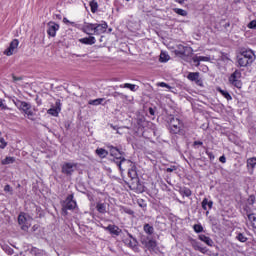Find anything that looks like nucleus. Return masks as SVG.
Returning <instances> with one entry per match:
<instances>
[{
	"label": "nucleus",
	"instance_id": "6e6552de",
	"mask_svg": "<svg viewBox=\"0 0 256 256\" xmlns=\"http://www.w3.org/2000/svg\"><path fill=\"white\" fill-rule=\"evenodd\" d=\"M76 170H77V163L65 162L62 165V173L64 175H67V177H71V175H73V173H75Z\"/></svg>",
	"mask_w": 256,
	"mask_h": 256
},
{
	"label": "nucleus",
	"instance_id": "4c0bfd02",
	"mask_svg": "<svg viewBox=\"0 0 256 256\" xmlns=\"http://www.w3.org/2000/svg\"><path fill=\"white\" fill-rule=\"evenodd\" d=\"M237 239H238V241H240V243H245V242L247 241L246 236L243 235L242 233H239V234L237 235Z\"/></svg>",
	"mask_w": 256,
	"mask_h": 256
},
{
	"label": "nucleus",
	"instance_id": "79ce46f5",
	"mask_svg": "<svg viewBox=\"0 0 256 256\" xmlns=\"http://www.w3.org/2000/svg\"><path fill=\"white\" fill-rule=\"evenodd\" d=\"M248 29H255L256 28V20H252L250 23L247 25Z\"/></svg>",
	"mask_w": 256,
	"mask_h": 256
},
{
	"label": "nucleus",
	"instance_id": "f3484780",
	"mask_svg": "<svg viewBox=\"0 0 256 256\" xmlns=\"http://www.w3.org/2000/svg\"><path fill=\"white\" fill-rule=\"evenodd\" d=\"M83 31L86 35H95V24L86 23L83 27Z\"/></svg>",
	"mask_w": 256,
	"mask_h": 256
},
{
	"label": "nucleus",
	"instance_id": "473e14b6",
	"mask_svg": "<svg viewBox=\"0 0 256 256\" xmlns=\"http://www.w3.org/2000/svg\"><path fill=\"white\" fill-rule=\"evenodd\" d=\"M2 249L7 253V255H13L15 253V250H13L9 245H3Z\"/></svg>",
	"mask_w": 256,
	"mask_h": 256
},
{
	"label": "nucleus",
	"instance_id": "412c9836",
	"mask_svg": "<svg viewBox=\"0 0 256 256\" xmlns=\"http://www.w3.org/2000/svg\"><path fill=\"white\" fill-rule=\"evenodd\" d=\"M200 241H203V243H206L209 247H213L214 242L213 239L209 238V236H206L204 234L199 235Z\"/></svg>",
	"mask_w": 256,
	"mask_h": 256
},
{
	"label": "nucleus",
	"instance_id": "bb28decb",
	"mask_svg": "<svg viewBox=\"0 0 256 256\" xmlns=\"http://www.w3.org/2000/svg\"><path fill=\"white\" fill-rule=\"evenodd\" d=\"M143 229L147 235H153V233H155V228L149 224H145Z\"/></svg>",
	"mask_w": 256,
	"mask_h": 256
},
{
	"label": "nucleus",
	"instance_id": "423d86ee",
	"mask_svg": "<svg viewBox=\"0 0 256 256\" xmlns=\"http://www.w3.org/2000/svg\"><path fill=\"white\" fill-rule=\"evenodd\" d=\"M241 76V71L235 70L229 77L230 85H233V87H236L237 89H241V87H243V82H241Z\"/></svg>",
	"mask_w": 256,
	"mask_h": 256
},
{
	"label": "nucleus",
	"instance_id": "b1692460",
	"mask_svg": "<svg viewBox=\"0 0 256 256\" xmlns=\"http://www.w3.org/2000/svg\"><path fill=\"white\" fill-rule=\"evenodd\" d=\"M96 155H98V157H101V159H105V157L109 155V152H107V150L103 148H98L96 149Z\"/></svg>",
	"mask_w": 256,
	"mask_h": 256
},
{
	"label": "nucleus",
	"instance_id": "7c9ffc66",
	"mask_svg": "<svg viewBox=\"0 0 256 256\" xmlns=\"http://www.w3.org/2000/svg\"><path fill=\"white\" fill-rule=\"evenodd\" d=\"M219 93H221V95H223V97H225V99H227V101H231V99H233L231 97V94H229V92H227V90H221V88L218 89Z\"/></svg>",
	"mask_w": 256,
	"mask_h": 256
},
{
	"label": "nucleus",
	"instance_id": "37998d69",
	"mask_svg": "<svg viewBox=\"0 0 256 256\" xmlns=\"http://www.w3.org/2000/svg\"><path fill=\"white\" fill-rule=\"evenodd\" d=\"M0 149H5L7 147V142H5L4 138H0Z\"/></svg>",
	"mask_w": 256,
	"mask_h": 256
},
{
	"label": "nucleus",
	"instance_id": "4d7b16f0",
	"mask_svg": "<svg viewBox=\"0 0 256 256\" xmlns=\"http://www.w3.org/2000/svg\"><path fill=\"white\" fill-rule=\"evenodd\" d=\"M175 1H176V3H180V5H182V3L185 2V0H175Z\"/></svg>",
	"mask_w": 256,
	"mask_h": 256
},
{
	"label": "nucleus",
	"instance_id": "e433bc0d",
	"mask_svg": "<svg viewBox=\"0 0 256 256\" xmlns=\"http://www.w3.org/2000/svg\"><path fill=\"white\" fill-rule=\"evenodd\" d=\"M193 229L195 233H203V226L201 224H195Z\"/></svg>",
	"mask_w": 256,
	"mask_h": 256
},
{
	"label": "nucleus",
	"instance_id": "a211bd4d",
	"mask_svg": "<svg viewBox=\"0 0 256 256\" xmlns=\"http://www.w3.org/2000/svg\"><path fill=\"white\" fill-rule=\"evenodd\" d=\"M96 41L94 36L79 39V43H82L83 45H95Z\"/></svg>",
	"mask_w": 256,
	"mask_h": 256
},
{
	"label": "nucleus",
	"instance_id": "13d9d810",
	"mask_svg": "<svg viewBox=\"0 0 256 256\" xmlns=\"http://www.w3.org/2000/svg\"><path fill=\"white\" fill-rule=\"evenodd\" d=\"M118 95H121V93H119V92L114 93V97H117Z\"/></svg>",
	"mask_w": 256,
	"mask_h": 256
},
{
	"label": "nucleus",
	"instance_id": "72a5a7b5",
	"mask_svg": "<svg viewBox=\"0 0 256 256\" xmlns=\"http://www.w3.org/2000/svg\"><path fill=\"white\" fill-rule=\"evenodd\" d=\"M174 13L177 15H180L181 17H187V12L181 8H174L173 9Z\"/></svg>",
	"mask_w": 256,
	"mask_h": 256
},
{
	"label": "nucleus",
	"instance_id": "393cba45",
	"mask_svg": "<svg viewBox=\"0 0 256 256\" xmlns=\"http://www.w3.org/2000/svg\"><path fill=\"white\" fill-rule=\"evenodd\" d=\"M15 163V157L7 156L1 161L2 165H13Z\"/></svg>",
	"mask_w": 256,
	"mask_h": 256
},
{
	"label": "nucleus",
	"instance_id": "9d476101",
	"mask_svg": "<svg viewBox=\"0 0 256 256\" xmlns=\"http://www.w3.org/2000/svg\"><path fill=\"white\" fill-rule=\"evenodd\" d=\"M18 47H19V40L18 39L12 40L9 47L4 51V55H6L7 57H11V55L16 53Z\"/></svg>",
	"mask_w": 256,
	"mask_h": 256
},
{
	"label": "nucleus",
	"instance_id": "bf43d9fd",
	"mask_svg": "<svg viewBox=\"0 0 256 256\" xmlns=\"http://www.w3.org/2000/svg\"><path fill=\"white\" fill-rule=\"evenodd\" d=\"M100 42H103V36L100 37Z\"/></svg>",
	"mask_w": 256,
	"mask_h": 256
},
{
	"label": "nucleus",
	"instance_id": "c03bdc74",
	"mask_svg": "<svg viewBox=\"0 0 256 256\" xmlns=\"http://www.w3.org/2000/svg\"><path fill=\"white\" fill-rule=\"evenodd\" d=\"M63 23H65L66 25H72L73 27H75V22H71L67 18H63Z\"/></svg>",
	"mask_w": 256,
	"mask_h": 256
},
{
	"label": "nucleus",
	"instance_id": "f03ea898",
	"mask_svg": "<svg viewBox=\"0 0 256 256\" xmlns=\"http://www.w3.org/2000/svg\"><path fill=\"white\" fill-rule=\"evenodd\" d=\"M110 155L111 157H114V163H116L120 171L124 170L123 165H131V160L125 159V157H123V153L114 146H110Z\"/></svg>",
	"mask_w": 256,
	"mask_h": 256
},
{
	"label": "nucleus",
	"instance_id": "c9c22d12",
	"mask_svg": "<svg viewBox=\"0 0 256 256\" xmlns=\"http://www.w3.org/2000/svg\"><path fill=\"white\" fill-rule=\"evenodd\" d=\"M146 247H148V249H155V247H157V241L149 240Z\"/></svg>",
	"mask_w": 256,
	"mask_h": 256
},
{
	"label": "nucleus",
	"instance_id": "f704fd0d",
	"mask_svg": "<svg viewBox=\"0 0 256 256\" xmlns=\"http://www.w3.org/2000/svg\"><path fill=\"white\" fill-rule=\"evenodd\" d=\"M255 165H256V158H249L247 160V167H251L252 169H255Z\"/></svg>",
	"mask_w": 256,
	"mask_h": 256
},
{
	"label": "nucleus",
	"instance_id": "cd10ccee",
	"mask_svg": "<svg viewBox=\"0 0 256 256\" xmlns=\"http://www.w3.org/2000/svg\"><path fill=\"white\" fill-rule=\"evenodd\" d=\"M187 79H189V81L196 82L199 79V72H190L187 76Z\"/></svg>",
	"mask_w": 256,
	"mask_h": 256
},
{
	"label": "nucleus",
	"instance_id": "39448f33",
	"mask_svg": "<svg viewBox=\"0 0 256 256\" xmlns=\"http://www.w3.org/2000/svg\"><path fill=\"white\" fill-rule=\"evenodd\" d=\"M16 107L25 113L28 118L33 117V110L31 109V103L18 100L15 102Z\"/></svg>",
	"mask_w": 256,
	"mask_h": 256
},
{
	"label": "nucleus",
	"instance_id": "5fc2aeb1",
	"mask_svg": "<svg viewBox=\"0 0 256 256\" xmlns=\"http://www.w3.org/2000/svg\"><path fill=\"white\" fill-rule=\"evenodd\" d=\"M150 115H155V110L153 108H149Z\"/></svg>",
	"mask_w": 256,
	"mask_h": 256
},
{
	"label": "nucleus",
	"instance_id": "20e7f679",
	"mask_svg": "<svg viewBox=\"0 0 256 256\" xmlns=\"http://www.w3.org/2000/svg\"><path fill=\"white\" fill-rule=\"evenodd\" d=\"M77 207V202L73 199V194L67 196L65 201L62 202V213L68 215L67 211H73Z\"/></svg>",
	"mask_w": 256,
	"mask_h": 256
},
{
	"label": "nucleus",
	"instance_id": "603ef678",
	"mask_svg": "<svg viewBox=\"0 0 256 256\" xmlns=\"http://www.w3.org/2000/svg\"><path fill=\"white\" fill-rule=\"evenodd\" d=\"M91 11L92 13H95V11H97V6H93V4H91Z\"/></svg>",
	"mask_w": 256,
	"mask_h": 256
},
{
	"label": "nucleus",
	"instance_id": "0eeeda50",
	"mask_svg": "<svg viewBox=\"0 0 256 256\" xmlns=\"http://www.w3.org/2000/svg\"><path fill=\"white\" fill-rule=\"evenodd\" d=\"M169 125H170V131L174 135H177V133H180L181 129H183V122H181L179 118L171 117Z\"/></svg>",
	"mask_w": 256,
	"mask_h": 256
},
{
	"label": "nucleus",
	"instance_id": "7ed1b4c3",
	"mask_svg": "<svg viewBox=\"0 0 256 256\" xmlns=\"http://www.w3.org/2000/svg\"><path fill=\"white\" fill-rule=\"evenodd\" d=\"M18 223L22 229V231H28L29 227L33 223V218L29 216L27 213H20L18 216Z\"/></svg>",
	"mask_w": 256,
	"mask_h": 256
},
{
	"label": "nucleus",
	"instance_id": "ea45409f",
	"mask_svg": "<svg viewBox=\"0 0 256 256\" xmlns=\"http://www.w3.org/2000/svg\"><path fill=\"white\" fill-rule=\"evenodd\" d=\"M182 193L185 195V197H191V190L189 188H184Z\"/></svg>",
	"mask_w": 256,
	"mask_h": 256
},
{
	"label": "nucleus",
	"instance_id": "052dcab7",
	"mask_svg": "<svg viewBox=\"0 0 256 256\" xmlns=\"http://www.w3.org/2000/svg\"><path fill=\"white\" fill-rule=\"evenodd\" d=\"M207 69H208L207 66H204V71H207Z\"/></svg>",
	"mask_w": 256,
	"mask_h": 256
},
{
	"label": "nucleus",
	"instance_id": "1a4fd4ad",
	"mask_svg": "<svg viewBox=\"0 0 256 256\" xmlns=\"http://www.w3.org/2000/svg\"><path fill=\"white\" fill-rule=\"evenodd\" d=\"M175 53L176 55H184V57H190V55L193 54V48L179 44L175 50Z\"/></svg>",
	"mask_w": 256,
	"mask_h": 256
},
{
	"label": "nucleus",
	"instance_id": "2eb2a0df",
	"mask_svg": "<svg viewBox=\"0 0 256 256\" xmlns=\"http://www.w3.org/2000/svg\"><path fill=\"white\" fill-rule=\"evenodd\" d=\"M192 61H193V63H195L196 67H199V65H201V62H209V61H211V57L195 55V56L192 57Z\"/></svg>",
	"mask_w": 256,
	"mask_h": 256
},
{
	"label": "nucleus",
	"instance_id": "dca6fc26",
	"mask_svg": "<svg viewBox=\"0 0 256 256\" xmlns=\"http://www.w3.org/2000/svg\"><path fill=\"white\" fill-rule=\"evenodd\" d=\"M202 209L206 211V215H209V211L213 209V201H209V199L204 198L202 201Z\"/></svg>",
	"mask_w": 256,
	"mask_h": 256
},
{
	"label": "nucleus",
	"instance_id": "c85d7f7f",
	"mask_svg": "<svg viewBox=\"0 0 256 256\" xmlns=\"http://www.w3.org/2000/svg\"><path fill=\"white\" fill-rule=\"evenodd\" d=\"M248 221H250L253 229H256V216L255 214H247Z\"/></svg>",
	"mask_w": 256,
	"mask_h": 256
},
{
	"label": "nucleus",
	"instance_id": "a19ab883",
	"mask_svg": "<svg viewBox=\"0 0 256 256\" xmlns=\"http://www.w3.org/2000/svg\"><path fill=\"white\" fill-rule=\"evenodd\" d=\"M158 87H165L166 89H172L171 86H169V84L165 83V82H159L157 84Z\"/></svg>",
	"mask_w": 256,
	"mask_h": 256
},
{
	"label": "nucleus",
	"instance_id": "a878e982",
	"mask_svg": "<svg viewBox=\"0 0 256 256\" xmlns=\"http://www.w3.org/2000/svg\"><path fill=\"white\" fill-rule=\"evenodd\" d=\"M96 209L98 213H107V204L106 203H98L96 205Z\"/></svg>",
	"mask_w": 256,
	"mask_h": 256
},
{
	"label": "nucleus",
	"instance_id": "c756f323",
	"mask_svg": "<svg viewBox=\"0 0 256 256\" xmlns=\"http://www.w3.org/2000/svg\"><path fill=\"white\" fill-rule=\"evenodd\" d=\"M169 59H171L169 54H167L165 52H161V54H160V62L161 63H167V61H169Z\"/></svg>",
	"mask_w": 256,
	"mask_h": 256
},
{
	"label": "nucleus",
	"instance_id": "ddd939ff",
	"mask_svg": "<svg viewBox=\"0 0 256 256\" xmlns=\"http://www.w3.org/2000/svg\"><path fill=\"white\" fill-rule=\"evenodd\" d=\"M57 31H59V24L55 22H49L47 29L49 37H55V35H57Z\"/></svg>",
	"mask_w": 256,
	"mask_h": 256
},
{
	"label": "nucleus",
	"instance_id": "4be33fe9",
	"mask_svg": "<svg viewBox=\"0 0 256 256\" xmlns=\"http://www.w3.org/2000/svg\"><path fill=\"white\" fill-rule=\"evenodd\" d=\"M127 167H131V170H129V175H133V177H135V175H137V171L135 170V165L133 164V162H131V164H123L122 165V171H125V169H127Z\"/></svg>",
	"mask_w": 256,
	"mask_h": 256
},
{
	"label": "nucleus",
	"instance_id": "8fccbe9b",
	"mask_svg": "<svg viewBox=\"0 0 256 256\" xmlns=\"http://www.w3.org/2000/svg\"><path fill=\"white\" fill-rule=\"evenodd\" d=\"M201 145H203L202 141H194V143H193V147H197V146H201Z\"/></svg>",
	"mask_w": 256,
	"mask_h": 256
},
{
	"label": "nucleus",
	"instance_id": "de8ad7c7",
	"mask_svg": "<svg viewBox=\"0 0 256 256\" xmlns=\"http://www.w3.org/2000/svg\"><path fill=\"white\" fill-rule=\"evenodd\" d=\"M248 203L249 205H253L255 203V197L250 196V198L248 199Z\"/></svg>",
	"mask_w": 256,
	"mask_h": 256
},
{
	"label": "nucleus",
	"instance_id": "5701e85b",
	"mask_svg": "<svg viewBox=\"0 0 256 256\" xmlns=\"http://www.w3.org/2000/svg\"><path fill=\"white\" fill-rule=\"evenodd\" d=\"M121 89H130V91H137L139 89V86L135 85V84H129V83H125V84H121L120 85Z\"/></svg>",
	"mask_w": 256,
	"mask_h": 256
},
{
	"label": "nucleus",
	"instance_id": "6ab92c4d",
	"mask_svg": "<svg viewBox=\"0 0 256 256\" xmlns=\"http://www.w3.org/2000/svg\"><path fill=\"white\" fill-rule=\"evenodd\" d=\"M192 247L195 251H199L200 253H207V247H203L199 242L192 241Z\"/></svg>",
	"mask_w": 256,
	"mask_h": 256
},
{
	"label": "nucleus",
	"instance_id": "f257e3e1",
	"mask_svg": "<svg viewBox=\"0 0 256 256\" xmlns=\"http://www.w3.org/2000/svg\"><path fill=\"white\" fill-rule=\"evenodd\" d=\"M256 56L253 50H243L237 56L238 67H249V65H253Z\"/></svg>",
	"mask_w": 256,
	"mask_h": 256
},
{
	"label": "nucleus",
	"instance_id": "49530a36",
	"mask_svg": "<svg viewBox=\"0 0 256 256\" xmlns=\"http://www.w3.org/2000/svg\"><path fill=\"white\" fill-rule=\"evenodd\" d=\"M195 83L198 85V87H204L203 80L201 78H198Z\"/></svg>",
	"mask_w": 256,
	"mask_h": 256
},
{
	"label": "nucleus",
	"instance_id": "680f3d73",
	"mask_svg": "<svg viewBox=\"0 0 256 256\" xmlns=\"http://www.w3.org/2000/svg\"><path fill=\"white\" fill-rule=\"evenodd\" d=\"M126 1H130V0H126Z\"/></svg>",
	"mask_w": 256,
	"mask_h": 256
},
{
	"label": "nucleus",
	"instance_id": "aec40b11",
	"mask_svg": "<svg viewBox=\"0 0 256 256\" xmlns=\"http://www.w3.org/2000/svg\"><path fill=\"white\" fill-rule=\"evenodd\" d=\"M106 231H109L112 235H116L119 236L121 234V229H119L117 226L115 225H108L105 228Z\"/></svg>",
	"mask_w": 256,
	"mask_h": 256
},
{
	"label": "nucleus",
	"instance_id": "3c124183",
	"mask_svg": "<svg viewBox=\"0 0 256 256\" xmlns=\"http://www.w3.org/2000/svg\"><path fill=\"white\" fill-rule=\"evenodd\" d=\"M219 161H220V163H227V158H225V156H221L219 158Z\"/></svg>",
	"mask_w": 256,
	"mask_h": 256
},
{
	"label": "nucleus",
	"instance_id": "a18cd8bd",
	"mask_svg": "<svg viewBox=\"0 0 256 256\" xmlns=\"http://www.w3.org/2000/svg\"><path fill=\"white\" fill-rule=\"evenodd\" d=\"M0 109H2V110L9 109V108L7 107V105H5L3 99H0Z\"/></svg>",
	"mask_w": 256,
	"mask_h": 256
},
{
	"label": "nucleus",
	"instance_id": "9b49d317",
	"mask_svg": "<svg viewBox=\"0 0 256 256\" xmlns=\"http://www.w3.org/2000/svg\"><path fill=\"white\" fill-rule=\"evenodd\" d=\"M61 100H56L54 107L47 110L48 115H52V117H59V113H61Z\"/></svg>",
	"mask_w": 256,
	"mask_h": 256
},
{
	"label": "nucleus",
	"instance_id": "4468645a",
	"mask_svg": "<svg viewBox=\"0 0 256 256\" xmlns=\"http://www.w3.org/2000/svg\"><path fill=\"white\" fill-rule=\"evenodd\" d=\"M129 238H125L123 240V243L127 245V247H130V249H137V239L133 238V235L128 233Z\"/></svg>",
	"mask_w": 256,
	"mask_h": 256
},
{
	"label": "nucleus",
	"instance_id": "58836bf2",
	"mask_svg": "<svg viewBox=\"0 0 256 256\" xmlns=\"http://www.w3.org/2000/svg\"><path fill=\"white\" fill-rule=\"evenodd\" d=\"M4 191L5 193H10V195H13V188L11 187V185L7 184L5 187H4Z\"/></svg>",
	"mask_w": 256,
	"mask_h": 256
},
{
	"label": "nucleus",
	"instance_id": "864d4df0",
	"mask_svg": "<svg viewBox=\"0 0 256 256\" xmlns=\"http://www.w3.org/2000/svg\"><path fill=\"white\" fill-rule=\"evenodd\" d=\"M173 171H175V167L167 168V173H173Z\"/></svg>",
	"mask_w": 256,
	"mask_h": 256
},
{
	"label": "nucleus",
	"instance_id": "09e8293b",
	"mask_svg": "<svg viewBox=\"0 0 256 256\" xmlns=\"http://www.w3.org/2000/svg\"><path fill=\"white\" fill-rule=\"evenodd\" d=\"M124 213H127L128 215H133V210L131 209H127V208H123Z\"/></svg>",
	"mask_w": 256,
	"mask_h": 256
},
{
	"label": "nucleus",
	"instance_id": "2f4dec72",
	"mask_svg": "<svg viewBox=\"0 0 256 256\" xmlns=\"http://www.w3.org/2000/svg\"><path fill=\"white\" fill-rule=\"evenodd\" d=\"M104 101H105V98H98L95 100H90L89 105H94V106L101 105Z\"/></svg>",
	"mask_w": 256,
	"mask_h": 256
},
{
	"label": "nucleus",
	"instance_id": "6e6d98bb",
	"mask_svg": "<svg viewBox=\"0 0 256 256\" xmlns=\"http://www.w3.org/2000/svg\"><path fill=\"white\" fill-rule=\"evenodd\" d=\"M13 81H21V78H18L16 76H13Z\"/></svg>",
	"mask_w": 256,
	"mask_h": 256
},
{
	"label": "nucleus",
	"instance_id": "f8f14e48",
	"mask_svg": "<svg viewBox=\"0 0 256 256\" xmlns=\"http://www.w3.org/2000/svg\"><path fill=\"white\" fill-rule=\"evenodd\" d=\"M107 22H102L101 24H94V35H102L107 31Z\"/></svg>",
	"mask_w": 256,
	"mask_h": 256
}]
</instances>
